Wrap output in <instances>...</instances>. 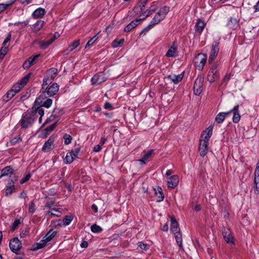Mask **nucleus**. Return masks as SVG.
<instances>
[{
	"instance_id": "obj_1",
	"label": "nucleus",
	"mask_w": 259,
	"mask_h": 259,
	"mask_svg": "<svg viewBox=\"0 0 259 259\" xmlns=\"http://www.w3.org/2000/svg\"><path fill=\"white\" fill-rule=\"evenodd\" d=\"M35 120L34 112H27L23 114L19 124L22 128H27L31 126Z\"/></svg>"
},
{
	"instance_id": "obj_2",
	"label": "nucleus",
	"mask_w": 259,
	"mask_h": 259,
	"mask_svg": "<svg viewBox=\"0 0 259 259\" xmlns=\"http://www.w3.org/2000/svg\"><path fill=\"white\" fill-rule=\"evenodd\" d=\"M219 66V63L216 62L211 65L209 69L207 76V80L209 82H213L219 78L220 73L218 69Z\"/></svg>"
},
{
	"instance_id": "obj_3",
	"label": "nucleus",
	"mask_w": 259,
	"mask_h": 259,
	"mask_svg": "<svg viewBox=\"0 0 259 259\" xmlns=\"http://www.w3.org/2000/svg\"><path fill=\"white\" fill-rule=\"evenodd\" d=\"M56 234L57 232L56 231H54L53 229L50 230L44 236L40 242L37 243L36 246L34 248L33 250H36L44 247L46 245L47 242L50 241L55 237Z\"/></svg>"
},
{
	"instance_id": "obj_4",
	"label": "nucleus",
	"mask_w": 259,
	"mask_h": 259,
	"mask_svg": "<svg viewBox=\"0 0 259 259\" xmlns=\"http://www.w3.org/2000/svg\"><path fill=\"white\" fill-rule=\"evenodd\" d=\"M169 11V7L167 6H164L161 8L151 21L155 25L158 24L161 21L164 19Z\"/></svg>"
},
{
	"instance_id": "obj_5",
	"label": "nucleus",
	"mask_w": 259,
	"mask_h": 259,
	"mask_svg": "<svg viewBox=\"0 0 259 259\" xmlns=\"http://www.w3.org/2000/svg\"><path fill=\"white\" fill-rule=\"evenodd\" d=\"M207 55L200 53L193 59V63L195 67L199 70H202L207 60Z\"/></svg>"
},
{
	"instance_id": "obj_6",
	"label": "nucleus",
	"mask_w": 259,
	"mask_h": 259,
	"mask_svg": "<svg viewBox=\"0 0 259 259\" xmlns=\"http://www.w3.org/2000/svg\"><path fill=\"white\" fill-rule=\"evenodd\" d=\"M30 76V74L29 73L23 77L18 82L13 85L11 89L15 94L18 93L20 90L27 83Z\"/></svg>"
},
{
	"instance_id": "obj_7",
	"label": "nucleus",
	"mask_w": 259,
	"mask_h": 259,
	"mask_svg": "<svg viewBox=\"0 0 259 259\" xmlns=\"http://www.w3.org/2000/svg\"><path fill=\"white\" fill-rule=\"evenodd\" d=\"M219 45L220 42L219 40H215L212 43L208 59L209 64L211 63L217 56L220 50Z\"/></svg>"
},
{
	"instance_id": "obj_8",
	"label": "nucleus",
	"mask_w": 259,
	"mask_h": 259,
	"mask_svg": "<svg viewBox=\"0 0 259 259\" xmlns=\"http://www.w3.org/2000/svg\"><path fill=\"white\" fill-rule=\"evenodd\" d=\"M10 248L12 252L16 254H20V249L22 247V243L17 237L12 238L9 243Z\"/></svg>"
},
{
	"instance_id": "obj_9",
	"label": "nucleus",
	"mask_w": 259,
	"mask_h": 259,
	"mask_svg": "<svg viewBox=\"0 0 259 259\" xmlns=\"http://www.w3.org/2000/svg\"><path fill=\"white\" fill-rule=\"evenodd\" d=\"M203 83V78L201 76H198L194 83L193 90L195 95L199 96L202 90Z\"/></svg>"
},
{
	"instance_id": "obj_10",
	"label": "nucleus",
	"mask_w": 259,
	"mask_h": 259,
	"mask_svg": "<svg viewBox=\"0 0 259 259\" xmlns=\"http://www.w3.org/2000/svg\"><path fill=\"white\" fill-rule=\"evenodd\" d=\"M47 97L43 96V94H41L39 97H38L35 100V104H38V105L40 106L41 107H45L47 108H49L51 107L52 104V100L51 99H47L45 101H43L42 100L46 98Z\"/></svg>"
},
{
	"instance_id": "obj_11",
	"label": "nucleus",
	"mask_w": 259,
	"mask_h": 259,
	"mask_svg": "<svg viewBox=\"0 0 259 259\" xmlns=\"http://www.w3.org/2000/svg\"><path fill=\"white\" fill-rule=\"evenodd\" d=\"M59 90V85L57 83H54L50 87L48 88L47 90H44L42 92L43 96H46L48 95L49 96H53L55 95Z\"/></svg>"
},
{
	"instance_id": "obj_12",
	"label": "nucleus",
	"mask_w": 259,
	"mask_h": 259,
	"mask_svg": "<svg viewBox=\"0 0 259 259\" xmlns=\"http://www.w3.org/2000/svg\"><path fill=\"white\" fill-rule=\"evenodd\" d=\"M208 142H206V141L199 140V151L200 156L202 157L205 156L208 152Z\"/></svg>"
},
{
	"instance_id": "obj_13",
	"label": "nucleus",
	"mask_w": 259,
	"mask_h": 259,
	"mask_svg": "<svg viewBox=\"0 0 259 259\" xmlns=\"http://www.w3.org/2000/svg\"><path fill=\"white\" fill-rule=\"evenodd\" d=\"M224 238L227 243H234V239L231 231L228 228H224L222 230Z\"/></svg>"
},
{
	"instance_id": "obj_14",
	"label": "nucleus",
	"mask_w": 259,
	"mask_h": 259,
	"mask_svg": "<svg viewBox=\"0 0 259 259\" xmlns=\"http://www.w3.org/2000/svg\"><path fill=\"white\" fill-rule=\"evenodd\" d=\"M213 127L211 126H208L203 133L201 134L200 140L202 141H206L208 142L212 134Z\"/></svg>"
},
{
	"instance_id": "obj_15",
	"label": "nucleus",
	"mask_w": 259,
	"mask_h": 259,
	"mask_svg": "<svg viewBox=\"0 0 259 259\" xmlns=\"http://www.w3.org/2000/svg\"><path fill=\"white\" fill-rule=\"evenodd\" d=\"M145 19V18L135 19L126 26L124 29V31L126 32H130L132 29L135 28L138 25H139L141 21L144 20Z\"/></svg>"
},
{
	"instance_id": "obj_16",
	"label": "nucleus",
	"mask_w": 259,
	"mask_h": 259,
	"mask_svg": "<svg viewBox=\"0 0 259 259\" xmlns=\"http://www.w3.org/2000/svg\"><path fill=\"white\" fill-rule=\"evenodd\" d=\"M179 182V177L177 175H174L168 179L167 181V187L169 188L174 189L178 186Z\"/></svg>"
},
{
	"instance_id": "obj_17",
	"label": "nucleus",
	"mask_w": 259,
	"mask_h": 259,
	"mask_svg": "<svg viewBox=\"0 0 259 259\" xmlns=\"http://www.w3.org/2000/svg\"><path fill=\"white\" fill-rule=\"evenodd\" d=\"M184 77V72L178 75L171 74L167 76V78L170 80L174 84H178Z\"/></svg>"
},
{
	"instance_id": "obj_18",
	"label": "nucleus",
	"mask_w": 259,
	"mask_h": 259,
	"mask_svg": "<svg viewBox=\"0 0 259 259\" xmlns=\"http://www.w3.org/2000/svg\"><path fill=\"white\" fill-rule=\"evenodd\" d=\"M170 230L171 232L174 233H177L180 232V229L179 227V224L174 217H172L170 219Z\"/></svg>"
},
{
	"instance_id": "obj_19",
	"label": "nucleus",
	"mask_w": 259,
	"mask_h": 259,
	"mask_svg": "<svg viewBox=\"0 0 259 259\" xmlns=\"http://www.w3.org/2000/svg\"><path fill=\"white\" fill-rule=\"evenodd\" d=\"M239 105H237L229 112H233V121L234 123H238L240 119V116L238 112Z\"/></svg>"
},
{
	"instance_id": "obj_20",
	"label": "nucleus",
	"mask_w": 259,
	"mask_h": 259,
	"mask_svg": "<svg viewBox=\"0 0 259 259\" xmlns=\"http://www.w3.org/2000/svg\"><path fill=\"white\" fill-rule=\"evenodd\" d=\"M54 142V139L52 137H50L47 141L42 146V150L44 152L49 151L51 148L53 147V143Z\"/></svg>"
},
{
	"instance_id": "obj_21",
	"label": "nucleus",
	"mask_w": 259,
	"mask_h": 259,
	"mask_svg": "<svg viewBox=\"0 0 259 259\" xmlns=\"http://www.w3.org/2000/svg\"><path fill=\"white\" fill-rule=\"evenodd\" d=\"M46 14V10L44 8H39L36 9L32 13V17L35 19L41 18Z\"/></svg>"
},
{
	"instance_id": "obj_22",
	"label": "nucleus",
	"mask_w": 259,
	"mask_h": 259,
	"mask_svg": "<svg viewBox=\"0 0 259 259\" xmlns=\"http://www.w3.org/2000/svg\"><path fill=\"white\" fill-rule=\"evenodd\" d=\"M102 74H95L91 79L92 84H98L104 81Z\"/></svg>"
},
{
	"instance_id": "obj_23",
	"label": "nucleus",
	"mask_w": 259,
	"mask_h": 259,
	"mask_svg": "<svg viewBox=\"0 0 259 259\" xmlns=\"http://www.w3.org/2000/svg\"><path fill=\"white\" fill-rule=\"evenodd\" d=\"M56 39L55 36H54L52 38L50 39L47 41L45 40H41L38 42L39 46L42 49H46L50 45H51L53 42Z\"/></svg>"
},
{
	"instance_id": "obj_24",
	"label": "nucleus",
	"mask_w": 259,
	"mask_h": 259,
	"mask_svg": "<svg viewBox=\"0 0 259 259\" xmlns=\"http://www.w3.org/2000/svg\"><path fill=\"white\" fill-rule=\"evenodd\" d=\"M58 73V69L56 68H52L48 70L46 76L53 81Z\"/></svg>"
},
{
	"instance_id": "obj_25",
	"label": "nucleus",
	"mask_w": 259,
	"mask_h": 259,
	"mask_svg": "<svg viewBox=\"0 0 259 259\" xmlns=\"http://www.w3.org/2000/svg\"><path fill=\"white\" fill-rule=\"evenodd\" d=\"M238 22L239 21L237 19L231 17L228 20L227 26L230 28L235 29L239 26Z\"/></svg>"
},
{
	"instance_id": "obj_26",
	"label": "nucleus",
	"mask_w": 259,
	"mask_h": 259,
	"mask_svg": "<svg viewBox=\"0 0 259 259\" xmlns=\"http://www.w3.org/2000/svg\"><path fill=\"white\" fill-rule=\"evenodd\" d=\"M42 107L38 105V104H34V106L32 108V111L34 112L35 118H36V114H38L40 116L42 117L44 115V110L42 108Z\"/></svg>"
},
{
	"instance_id": "obj_27",
	"label": "nucleus",
	"mask_w": 259,
	"mask_h": 259,
	"mask_svg": "<svg viewBox=\"0 0 259 259\" xmlns=\"http://www.w3.org/2000/svg\"><path fill=\"white\" fill-rule=\"evenodd\" d=\"M45 22L42 20H38L32 27V30L34 32L39 31L44 26Z\"/></svg>"
},
{
	"instance_id": "obj_28",
	"label": "nucleus",
	"mask_w": 259,
	"mask_h": 259,
	"mask_svg": "<svg viewBox=\"0 0 259 259\" xmlns=\"http://www.w3.org/2000/svg\"><path fill=\"white\" fill-rule=\"evenodd\" d=\"M153 191L155 195L158 197L157 201L160 202L162 201L164 198V195L162 192V189L160 187H158L157 188H154Z\"/></svg>"
},
{
	"instance_id": "obj_29",
	"label": "nucleus",
	"mask_w": 259,
	"mask_h": 259,
	"mask_svg": "<svg viewBox=\"0 0 259 259\" xmlns=\"http://www.w3.org/2000/svg\"><path fill=\"white\" fill-rule=\"evenodd\" d=\"M13 173V169L11 166H8L4 168L2 171L0 175V179L4 177L8 176V175H12Z\"/></svg>"
},
{
	"instance_id": "obj_30",
	"label": "nucleus",
	"mask_w": 259,
	"mask_h": 259,
	"mask_svg": "<svg viewBox=\"0 0 259 259\" xmlns=\"http://www.w3.org/2000/svg\"><path fill=\"white\" fill-rule=\"evenodd\" d=\"M75 158L73 152H69L67 153L64 161L66 164H70L73 161Z\"/></svg>"
},
{
	"instance_id": "obj_31",
	"label": "nucleus",
	"mask_w": 259,
	"mask_h": 259,
	"mask_svg": "<svg viewBox=\"0 0 259 259\" xmlns=\"http://www.w3.org/2000/svg\"><path fill=\"white\" fill-rule=\"evenodd\" d=\"M205 26L204 22L200 19H198L195 25L196 31L199 33H201L203 31Z\"/></svg>"
},
{
	"instance_id": "obj_32",
	"label": "nucleus",
	"mask_w": 259,
	"mask_h": 259,
	"mask_svg": "<svg viewBox=\"0 0 259 259\" xmlns=\"http://www.w3.org/2000/svg\"><path fill=\"white\" fill-rule=\"evenodd\" d=\"M230 113V112H220L216 116L215 120L219 123H222L226 117Z\"/></svg>"
},
{
	"instance_id": "obj_33",
	"label": "nucleus",
	"mask_w": 259,
	"mask_h": 259,
	"mask_svg": "<svg viewBox=\"0 0 259 259\" xmlns=\"http://www.w3.org/2000/svg\"><path fill=\"white\" fill-rule=\"evenodd\" d=\"M175 42H174L173 45L169 49L166 54V56L168 57H174L176 56L177 52V47L175 46Z\"/></svg>"
},
{
	"instance_id": "obj_34",
	"label": "nucleus",
	"mask_w": 259,
	"mask_h": 259,
	"mask_svg": "<svg viewBox=\"0 0 259 259\" xmlns=\"http://www.w3.org/2000/svg\"><path fill=\"white\" fill-rule=\"evenodd\" d=\"M154 152V150L151 149L149 150L146 154H145L143 157L139 160V161L142 164H146V161L150 158Z\"/></svg>"
},
{
	"instance_id": "obj_35",
	"label": "nucleus",
	"mask_w": 259,
	"mask_h": 259,
	"mask_svg": "<svg viewBox=\"0 0 259 259\" xmlns=\"http://www.w3.org/2000/svg\"><path fill=\"white\" fill-rule=\"evenodd\" d=\"M52 80L45 76L44 79H43V82L42 84V88L41 90L42 91V92H44V90H47L48 85L50 84L52 82Z\"/></svg>"
},
{
	"instance_id": "obj_36",
	"label": "nucleus",
	"mask_w": 259,
	"mask_h": 259,
	"mask_svg": "<svg viewBox=\"0 0 259 259\" xmlns=\"http://www.w3.org/2000/svg\"><path fill=\"white\" fill-rule=\"evenodd\" d=\"M60 112L61 111L59 109H55L53 111L52 114L50 116V117L49 118H48L46 120V121L45 122V124L48 123L49 121H52L56 118L59 117V116L60 115L59 112Z\"/></svg>"
},
{
	"instance_id": "obj_37",
	"label": "nucleus",
	"mask_w": 259,
	"mask_h": 259,
	"mask_svg": "<svg viewBox=\"0 0 259 259\" xmlns=\"http://www.w3.org/2000/svg\"><path fill=\"white\" fill-rule=\"evenodd\" d=\"M15 94L12 90H10L3 97V101L5 102L9 101L11 98H12Z\"/></svg>"
},
{
	"instance_id": "obj_38",
	"label": "nucleus",
	"mask_w": 259,
	"mask_h": 259,
	"mask_svg": "<svg viewBox=\"0 0 259 259\" xmlns=\"http://www.w3.org/2000/svg\"><path fill=\"white\" fill-rule=\"evenodd\" d=\"M13 177L14 176L10 175L8 179H5V181L6 182V187H15L14 185V182L13 180Z\"/></svg>"
},
{
	"instance_id": "obj_39",
	"label": "nucleus",
	"mask_w": 259,
	"mask_h": 259,
	"mask_svg": "<svg viewBox=\"0 0 259 259\" xmlns=\"http://www.w3.org/2000/svg\"><path fill=\"white\" fill-rule=\"evenodd\" d=\"M174 234L177 244H178L180 248H182L183 244L182 234H181L180 232L177 233H174Z\"/></svg>"
},
{
	"instance_id": "obj_40",
	"label": "nucleus",
	"mask_w": 259,
	"mask_h": 259,
	"mask_svg": "<svg viewBox=\"0 0 259 259\" xmlns=\"http://www.w3.org/2000/svg\"><path fill=\"white\" fill-rule=\"evenodd\" d=\"M157 6H156V5H152V6H151V7L149 8V9H148L146 11H144V14H146V17L145 18H146V17L149 16L150 15H151L152 12H154V11H156V10L157 9Z\"/></svg>"
},
{
	"instance_id": "obj_41",
	"label": "nucleus",
	"mask_w": 259,
	"mask_h": 259,
	"mask_svg": "<svg viewBox=\"0 0 259 259\" xmlns=\"http://www.w3.org/2000/svg\"><path fill=\"white\" fill-rule=\"evenodd\" d=\"M154 25L155 24H154V23L152 21H151L150 23L148 24V25L141 31V32L140 33V35L141 36L143 34H146V33L148 31H149Z\"/></svg>"
},
{
	"instance_id": "obj_42",
	"label": "nucleus",
	"mask_w": 259,
	"mask_h": 259,
	"mask_svg": "<svg viewBox=\"0 0 259 259\" xmlns=\"http://www.w3.org/2000/svg\"><path fill=\"white\" fill-rule=\"evenodd\" d=\"M80 44V40L77 39L75 40L71 43L68 47V49H69L70 51H72L74 49H75Z\"/></svg>"
},
{
	"instance_id": "obj_43",
	"label": "nucleus",
	"mask_w": 259,
	"mask_h": 259,
	"mask_svg": "<svg viewBox=\"0 0 259 259\" xmlns=\"http://www.w3.org/2000/svg\"><path fill=\"white\" fill-rule=\"evenodd\" d=\"M91 231L95 233H99L103 231V229L99 226L94 224L91 227Z\"/></svg>"
},
{
	"instance_id": "obj_44",
	"label": "nucleus",
	"mask_w": 259,
	"mask_h": 259,
	"mask_svg": "<svg viewBox=\"0 0 259 259\" xmlns=\"http://www.w3.org/2000/svg\"><path fill=\"white\" fill-rule=\"evenodd\" d=\"M138 247H139L142 251H146L149 248V245L145 243L142 241L139 242Z\"/></svg>"
},
{
	"instance_id": "obj_45",
	"label": "nucleus",
	"mask_w": 259,
	"mask_h": 259,
	"mask_svg": "<svg viewBox=\"0 0 259 259\" xmlns=\"http://www.w3.org/2000/svg\"><path fill=\"white\" fill-rule=\"evenodd\" d=\"M14 3V1H12L10 3H8L6 4H0V13L4 11L7 8L11 6Z\"/></svg>"
},
{
	"instance_id": "obj_46",
	"label": "nucleus",
	"mask_w": 259,
	"mask_h": 259,
	"mask_svg": "<svg viewBox=\"0 0 259 259\" xmlns=\"http://www.w3.org/2000/svg\"><path fill=\"white\" fill-rule=\"evenodd\" d=\"M15 190V187H6L5 189V195L6 196H10Z\"/></svg>"
},
{
	"instance_id": "obj_47",
	"label": "nucleus",
	"mask_w": 259,
	"mask_h": 259,
	"mask_svg": "<svg viewBox=\"0 0 259 259\" xmlns=\"http://www.w3.org/2000/svg\"><path fill=\"white\" fill-rule=\"evenodd\" d=\"M73 220V217L71 215L66 216L63 220L64 225L65 226L69 225Z\"/></svg>"
},
{
	"instance_id": "obj_48",
	"label": "nucleus",
	"mask_w": 259,
	"mask_h": 259,
	"mask_svg": "<svg viewBox=\"0 0 259 259\" xmlns=\"http://www.w3.org/2000/svg\"><path fill=\"white\" fill-rule=\"evenodd\" d=\"M124 41V39H121L119 40H114L112 44V46L113 48H117L120 46L121 44H122Z\"/></svg>"
},
{
	"instance_id": "obj_49",
	"label": "nucleus",
	"mask_w": 259,
	"mask_h": 259,
	"mask_svg": "<svg viewBox=\"0 0 259 259\" xmlns=\"http://www.w3.org/2000/svg\"><path fill=\"white\" fill-rule=\"evenodd\" d=\"M21 224V221L19 219H16L11 226V230L14 231Z\"/></svg>"
},
{
	"instance_id": "obj_50",
	"label": "nucleus",
	"mask_w": 259,
	"mask_h": 259,
	"mask_svg": "<svg viewBox=\"0 0 259 259\" xmlns=\"http://www.w3.org/2000/svg\"><path fill=\"white\" fill-rule=\"evenodd\" d=\"M8 51V47H2L0 49V59H3Z\"/></svg>"
},
{
	"instance_id": "obj_51",
	"label": "nucleus",
	"mask_w": 259,
	"mask_h": 259,
	"mask_svg": "<svg viewBox=\"0 0 259 259\" xmlns=\"http://www.w3.org/2000/svg\"><path fill=\"white\" fill-rule=\"evenodd\" d=\"M63 138L64 139V144L65 145H68L71 143L72 140V137L70 135L67 134H65L64 135Z\"/></svg>"
},
{
	"instance_id": "obj_52",
	"label": "nucleus",
	"mask_w": 259,
	"mask_h": 259,
	"mask_svg": "<svg viewBox=\"0 0 259 259\" xmlns=\"http://www.w3.org/2000/svg\"><path fill=\"white\" fill-rule=\"evenodd\" d=\"M36 210L35 204L33 201H31L29 204V212L32 214Z\"/></svg>"
},
{
	"instance_id": "obj_53",
	"label": "nucleus",
	"mask_w": 259,
	"mask_h": 259,
	"mask_svg": "<svg viewBox=\"0 0 259 259\" xmlns=\"http://www.w3.org/2000/svg\"><path fill=\"white\" fill-rule=\"evenodd\" d=\"M149 0H140L138 4L135 6V9L137 10L140 7H145Z\"/></svg>"
},
{
	"instance_id": "obj_54",
	"label": "nucleus",
	"mask_w": 259,
	"mask_h": 259,
	"mask_svg": "<svg viewBox=\"0 0 259 259\" xmlns=\"http://www.w3.org/2000/svg\"><path fill=\"white\" fill-rule=\"evenodd\" d=\"M40 56V54H38V55H36L35 56H34L33 57H29V58L27 59V61L28 62H29L31 65V66H32L34 62H35V61L38 58V57Z\"/></svg>"
},
{
	"instance_id": "obj_55",
	"label": "nucleus",
	"mask_w": 259,
	"mask_h": 259,
	"mask_svg": "<svg viewBox=\"0 0 259 259\" xmlns=\"http://www.w3.org/2000/svg\"><path fill=\"white\" fill-rule=\"evenodd\" d=\"M31 177V175L30 174H28L21 180L20 183L22 184L27 182L30 179Z\"/></svg>"
},
{
	"instance_id": "obj_56",
	"label": "nucleus",
	"mask_w": 259,
	"mask_h": 259,
	"mask_svg": "<svg viewBox=\"0 0 259 259\" xmlns=\"http://www.w3.org/2000/svg\"><path fill=\"white\" fill-rule=\"evenodd\" d=\"M231 76V74L230 73L226 74L222 81V84L225 83V85H226L228 82V81L230 80Z\"/></svg>"
},
{
	"instance_id": "obj_57",
	"label": "nucleus",
	"mask_w": 259,
	"mask_h": 259,
	"mask_svg": "<svg viewBox=\"0 0 259 259\" xmlns=\"http://www.w3.org/2000/svg\"><path fill=\"white\" fill-rule=\"evenodd\" d=\"M20 140H21V137L20 136L16 137L10 141V144L12 145H14Z\"/></svg>"
},
{
	"instance_id": "obj_58",
	"label": "nucleus",
	"mask_w": 259,
	"mask_h": 259,
	"mask_svg": "<svg viewBox=\"0 0 259 259\" xmlns=\"http://www.w3.org/2000/svg\"><path fill=\"white\" fill-rule=\"evenodd\" d=\"M11 38V33L9 32L7 36V37L4 40V42H3V47H5V46L6 45L7 43L10 40Z\"/></svg>"
},
{
	"instance_id": "obj_59",
	"label": "nucleus",
	"mask_w": 259,
	"mask_h": 259,
	"mask_svg": "<svg viewBox=\"0 0 259 259\" xmlns=\"http://www.w3.org/2000/svg\"><path fill=\"white\" fill-rule=\"evenodd\" d=\"M56 124H57V122L54 123V124H52L50 126L47 127L46 128V131L47 132H50L53 131L54 130L55 127H56Z\"/></svg>"
},
{
	"instance_id": "obj_60",
	"label": "nucleus",
	"mask_w": 259,
	"mask_h": 259,
	"mask_svg": "<svg viewBox=\"0 0 259 259\" xmlns=\"http://www.w3.org/2000/svg\"><path fill=\"white\" fill-rule=\"evenodd\" d=\"M102 149V146L101 145L98 144L96 145L94 148L93 151L95 152H99Z\"/></svg>"
},
{
	"instance_id": "obj_61",
	"label": "nucleus",
	"mask_w": 259,
	"mask_h": 259,
	"mask_svg": "<svg viewBox=\"0 0 259 259\" xmlns=\"http://www.w3.org/2000/svg\"><path fill=\"white\" fill-rule=\"evenodd\" d=\"M95 42L91 38L87 43L85 48H87L91 46H92Z\"/></svg>"
},
{
	"instance_id": "obj_62",
	"label": "nucleus",
	"mask_w": 259,
	"mask_h": 259,
	"mask_svg": "<svg viewBox=\"0 0 259 259\" xmlns=\"http://www.w3.org/2000/svg\"><path fill=\"white\" fill-rule=\"evenodd\" d=\"M31 65L27 60H26L23 64V67L24 69H28L31 67Z\"/></svg>"
},
{
	"instance_id": "obj_63",
	"label": "nucleus",
	"mask_w": 259,
	"mask_h": 259,
	"mask_svg": "<svg viewBox=\"0 0 259 259\" xmlns=\"http://www.w3.org/2000/svg\"><path fill=\"white\" fill-rule=\"evenodd\" d=\"M104 107L106 109H111L112 108V105L109 102H106L104 104Z\"/></svg>"
},
{
	"instance_id": "obj_64",
	"label": "nucleus",
	"mask_w": 259,
	"mask_h": 259,
	"mask_svg": "<svg viewBox=\"0 0 259 259\" xmlns=\"http://www.w3.org/2000/svg\"><path fill=\"white\" fill-rule=\"evenodd\" d=\"M54 201L53 200L48 202L46 203V207L47 208H51L54 205Z\"/></svg>"
}]
</instances>
